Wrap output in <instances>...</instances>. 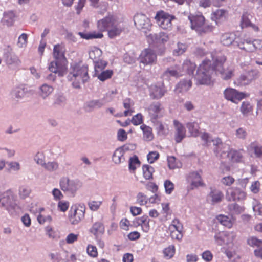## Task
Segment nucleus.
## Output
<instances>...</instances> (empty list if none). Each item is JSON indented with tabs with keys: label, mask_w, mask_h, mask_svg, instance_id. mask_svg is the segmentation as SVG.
I'll return each mask as SVG.
<instances>
[{
	"label": "nucleus",
	"mask_w": 262,
	"mask_h": 262,
	"mask_svg": "<svg viewBox=\"0 0 262 262\" xmlns=\"http://www.w3.org/2000/svg\"><path fill=\"white\" fill-rule=\"evenodd\" d=\"M89 79L88 69L86 66H80L75 64L71 66L68 76V80L72 82V85L75 89L80 88V83H85Z\"/></svg>",
	"instance_id": "7ed1b4c3"
},
{
	"label": "nucleus",
	"mask_w": 262,
	"mask_h": 262,
	"mask_svg": "<svg viewBox=\"0 0 262 262\" xmlns=\"http://www.w3.org/2000/svg\"><path fill=\"white\" fill-rule=\"evenodd\" d=\"M188 18L191 23V28L200 34L211 31L210 26L205 24V18L203 15H190Z\"/></svg>",
	"instance_id": "39448f33"
},
{
	"label": "nucleus",
	"mask_w": 262,
	"mask_h": 262,
	"mask_svg": "<svg viewBox=\"0 0 262 262\" xmlns=\"http://www.w3.org/2000/svg\"><path fill=\"white\" fill-rule=\"evenodd\" d=\"M164 186L165 192L167 194H170L174 189V184L170 180H166L164 182Z\"/></svg>",
	"instance_id": "69168bd1"
},
{
	"label": "nucleus",
	"mask_w": 262,
	"mask_h": 262,
	"mask_svg": "<svg viewBox=\"0 0 262 262\" xmlns=\"http://www.w3.org/2000/svg\"><path fill=\"white\" fill-rule=\"evenodd\" d=\"M239 48L247 52H253L255 48L253 47V42L249 39H246L242 45H239Z\"/></svg>",
	"instance_id": "603ef678"
},
{
	"label": "nucleus",
	"mask_w": 262,
	"mask_h": 262,
	"mask_svg": "<svg viewBox=\"0 0 262 262\" xmlns=\"http://www.w3.org/2000/svg\"><path fill=\"white\" fill-rule=\"evenodd\" d=\"M155 40L156 42L164 43L167 41L168 37L167 34L164 32H160L153 35Z\"/></svg>",
	"instance_id": "3c124183"
},
{
	"label": "nucleus",
	"mask_w": 262,
	"mask_h": 262,
	"mask_svg": "<svg viewBox=\"0 0 262 262\" xmlns=\"http://www.w3.org/2000/svg\"><path fill=\"white\" fill-rule=\"evenodd\" d=\"M240 110L244 116H247L252 113L253 107L249 102L244 101L242 104Z\"/></svg>",
	"instance_id": "a19ab883"
},
{
	"label": "nucleus",
	"mask_w": 262,
	"mask_h": 262,
	"mask_svg": "<svg viewBox=\"0 0 262 262\" xmlns=\"http://www.w3.org/2000/svg\"><path fill=\"white\" fill-rule=\"evenodd\" d=\"M196 64L191 62L189 60L184 61L182 67H181L182 72L185 71L188 74H193L194 71L196 68Z\"/></svg>",
	"instance_id": "7c9ffc66"
},
{
	"label": "nucleus",
	"mask_w": 262,
	"mask_h": 262,
	"mask_svg": "<svg viewBox=\"0 0 262 262\" xmlns=\"http://www.w3.org/2000/svg\"><path fill=\"white\" fill-rule=\"evenodd\" d=\"M249 16V15H248L247 13H245L243 15L241 21V27L243 28L244 27H252L255 30L257 31L258 27L255 26V25H253L251 23Z\"/></svg>",
	"instance_id": "4c0bfd02"
},
{
	"label": "nucleus",
	"mask_w": 262,
	"mask_h": 262,
	"mask_svg": "<svg viewBox=\"0 0 262 262\" xmlns=\"http://www.w3.org/2000/svg\"><path fill=\"white\" fill-rule=\"evenodd\" d=\"M227 12L223 9H219L213 13L214 17L218 20H223L225 18Z\"/></svg>",
	"instance_id": "680f3d73"
},
{
	"label": "nucleus",
	"mask_w": 262,
	"mask_h": 262,
	"mask_svg": "<svg viewBox=\"0 0 262 262\" xmlns=\"http://www.w3.org/2000/svg\"><path fill=\"white\" fill-rule=\"evenodd\" d=\"M175 128L174 139L177 143H180L186 137V129L184 126L177 120L173 121Z\"/></svg>",
	"instance_id": "6ab92c4d"
},
{
	"label": "nucleus",
	"mask_w": 262,
	"mask_h": 262,
	"mask_svg": "<svg viewBox=\"0 0 262 262\" xmlns=\"http://www.w3.org/2000/svg\"><path fill=\"white\" fill-rule=\"evenodd\" d=\"M192 86V82L190 80L183 79L176 85V91L177 93H184L189 90Z\"/></svg>",
	"instance_id": "b1692460"
},
{
	"label": "nucleus",
	"mask_w": 262,
	"mask_h": 262,
	"mask_svg": "<svg viewBox=\"0 0 262 262\" xmlns=\"http://www.w3.org/2000/svg\"><path fill=\"white\" fill-rule=\"evenodd\" d=\"M102 202L101 201H90L88 203L90 209L92 211H97L100 207Z\"/></svg>",
	"instance_id": "774afa93"
},
{
	"label": "nucleus",
	"mask_w": 262,
	"mask_h": 262,
	"mask_svg": "<svg viewBox=\"0 0 262 262\" xmlns=\"http://www.w3.org/2000/svg\"><path fill=\"white\" fill-rule=\"evenodd\" d=\"M59 163L55 160L46 162L43 168L49 172H55L59 169Z\"/></svg>",
	"instance_id": "bb28decb"
},
{
	"label": "nucleus",
	"mask_w": 262,
	"mask_h": 262,
	"mask_svg": "<svg viewBox=\"0 0 262 262\" xmlns=\"http://www.w3.org/2000/svg\"><path fill=\"white\" fill-rule=\"evenodd\" d=\"M40 96L42 99H45L53 92L54 89L52 86L47 84H43L40 87Z\"/></svg>",
	"instance_id": "72a5a7b5"
},
{
	"label": "nucleus",
	"mask_w": 262,
	"mask_h": 262,
	"mask_svg": "<svg viewBox=\"0 0 262 262\" xmlns=\"http://www.w3.org/2000/svg\"><path fill=\"white\" fill-rule=\"evenodd\" d=\"M90 231L94 235L102 234L104 231V227L101 223L96 222L93 225Z\"/></svg>",
	"instance_id": "c03bdc74"
},
{
	"label": "nucleus",
	"mask_w": 262,
	"mask_h": 262,
	"mask_svg": "<svg viewBox=\"0 0 262 262\" xmlns=\"http://www.w3.org/2000/svg\"><path fill=\"white\" fill-rule=\"evenodd\" d=\"M216 219L221 224L227 227V228H231L232 226V222L231 218L230 216L220 214L216 217Z\"/></svg>",
	"instance_id": "c756f323"
},
{
	"label": "nucleus",
	"mask_w": 262,
	"mask_h": 262,
	"mask_svg": "<svg viewBox=\"0 0 262 262\" xmlns=\"http://www.w3.org/2000/svg\"><path fill=\"white\" fill-rule=\"evenodd\" d=\"M94 63L95 64V70L96 73L100 72L106 67L107 65V62L106 61L100 59L94 61Z\"/></svg>",
	"instance_id": "5fc2aeb1"
},
{
	"label": "nucleus",
	"mask_w": 262,
	"mask_h": 262,
	"mask_svg": "<svg viewBox=\"0 0 262 262\" xmlns=\"http://www.w3.org/2000/svg\"><path fill=\"white\" fill-rule=\"evenodd\" d=\"M78 34L83 39L86 40L94 38H101L103 35L102 33H96L95 32L92 33H84L79 32Z\"/></svg>",
	"instance_id": "2f4dec72"
},
{
	"label": "nucleus",
	"mask_w": 262,
	"mask_h": 262,
	"mask_svg": "<svg viewBox=\"0 0 262 262\" xmlns=\"http://www.w3.org/2000/svg\"><path fill=\"white\" fill-rule=\"evenodd\" d=\"M6 64L11 69H15L20 65V61L17 56L7 50L4 54Z\"/></svg>",
	"instance_id": "2eb2a0df"
},
{
	"label": "nucleus",
	"mask_w": 262,
	"mask_h": 262,
	"mask_svg": "<svg viewBox=\"0 0 262 262\" xmlns=\"http://www.w3.org/2000/svg\"><path fill=\"white\" fill-rule=\"evenodd\" d=\"M129 149V145H125L116 149L113 155V161L116 164L124 162L125 161L124 154Z\"/></svg>",
	"instance_id": "f8f14e48"
},
{
	"label": "nucleus",
	"mask_w": 262,
	"mask_h": 262,
	"mask_svg": "<svg viewBox=\"0 0 262 262\" xmlns=\"http://www.w3.org/2000/svg\"><path fill=\"white\" fill-rule=\"evenodd\" d=\"M53 56L55 61L50 62L48 69L50 72L58 73L59 77H62L66 73V68L64 66L66 59L61 45L58 44L54 46Z\"/></svg>",
	"instance_id": "f03ea898"
},
{
	"label": "nucleus",
	"mask_w": 262,
	"mask_h": 262,
	"mask_svg": "<svg viewBox=\"0 0 262 262\" xmlns=\"http://www.w3.org/2000/svg\"><path fill=\"white\" fill-rule=\"evenodd\" d=\"M235 136L239 139L245 140L247 136L246 129L243 127L238 128L235 132Z\"/></svg>",
	"instance_id": "bf43d9fd"
},
{
	"label": "nucleus",
	"mask_w": 262,
	"mask_h": 262,
	"mask_svg": "<svg viewBox=\"0 0 262 262\" xmlns=\"http://www.w3.org/2000/svg\"><path fill=\"white\" fill-rule=\"evenodd\" d=\"M187 180L190 183L189 188L191 190L199 186H204L201 176L198 171L191 172L188 177Z\"/></svg>",
	"instance_id": "a211bd4d"
},
{
	"label": "nucleus",
	"mask_w": 262,
	"mask_h": 262,
	"mask_svg": "<svg viewBox=\"0 0 262 262\" xmlns=\"http://www.w3.org/2000/svg\"><path fill=\"white\" fill-rule=\"evenodd\" d=\"M157 55L155 52L150 49H146L140 55V62L145 64H152L156 62Z\"/></svg>",
	"instance_id": "9b49d317"
},
{
	"label": "nucleus",
	"mask_w": 262,
	"mask_h": 262,
	"mask_svg": "<svg viewBox=\"0 0 262 262\" xmlns=\"http://www.w3.org/2000/svg\"><path fill=\"white\" fill-rule=\"evenodd\" d=\"M250 148L253 151L255 156L260 159H262V146L256 142L251 143Z\"/></svg>",
	"instance_id": "473e14b6"
},
{
	"label": "nucleus",
	"mask_w": 262,
	"mask_h": 262,
	"mask_svg": "<svg viewBox=\"0 0 262 262\" xmlns=\"http://www.w3.org/2000/svg\"><path fill=\"white\" fill-rule=\"evenodd\" d=\"M234 235L228 232H222L216 233L214 236L216 243L219 245L228 244L232 242Z\"/></svg>",
	"instance_id": "dca6fc26"
},
{
	"label": "nucleus",
	"mask_w": 262,
	"mask_h": 262,
	"mask_svg": "<svg viewBox=\"0 0 262 262\" xmlns=\"http://www.w3.org/2000/svg\"><path fill=\"white\" fill-rule=\"evenodd\" d=\"M28 35L25 33H23L18 37L17 46L19 48L26 47L27 43Z\"/></svg>",
	"instance_id": "e2e57ef3"
},
{
	"label": "nucleus",
	"mask_w": 262,
	"mask_h": 262,
	"mask_svg": "<svg viewBox=\"0 0 262 262\" xmlns=\"http://www.w3.org/2000/svg\"><path fill=\"white\" fill-rule=\"evenodd\" d=\"M95 74L100 81H104L112 76L113 71L111 70H106L102 72L101 71L100 73H95Z\"/></svg>",
	"instance_id": "37998d69"
},
{
	"label": "nucleus",
	"mask_w": 262,
	"mask_h": 262,
	"mask_svg": "<svg viewBox=\"0 0 262 262\" xmlns=\"http://www.w3.org/2000/svg\"><path fill=\"white\" fill-rule=\"evenodd\" d=\"M246 197V193L237 188H230L227 191L226 199L228 201H239Z\"/></svg>",
	"instance_id": "ddd939ff"
},
{
	"label": "nucleus",
	"mask_w": 262,
	"mask_h": 262,
	"mask_svg": "<svg viewBox=\"0 0 262 262\" xmlns=\"http://www.w3.org/2000/svg\"><path fill=\"white\" fill-rule=\"evenodd\" d=\"M131 122L135 125H140L143 122V117L141 114L139 113L134 116L131 120Z\"/></svg>",
	"instance_id": "338daca9"
},
{
	"label": "nucleus",
	"mask_w": 262,
	"mask_h": 262,
	"mask_svg": "<svg viewBox=\"0 0 262 262\" xmlns=\"http://www.w3.org/2000/svg\"><path fill=\"white\" fill-rule=\"evenodd\" d=\"M115 18L113 15H109L98 21L97 26L101 31H105L115 24Z\"/></svg>",
	"instance_id": "aec40b11"
},
{
	"label": "nucleus",
	"mask_w": 262,
	"mask_h": 262,
	"mask_svg": "<svg viewBox=\"0 0 262 262\" xmlns=\"http://www.w3.org/2000/svg\"><path fill=\"white\" fill-rule=\"evenodd\" d=\"M34 160L38 165L43 168L46 163L45 156L43 153L40 152H37L34 156Z\"/></svg>",
	"instance_id": "864d4df0"
},
{
	"label": "nucleus",
	"mask_w": 262,
	"mask_h": 262,
	"mask_svg": "<svg viewBox=\"0 0 262 262\" xmlns=\"http://www.w3.org/2000/svg\"><path fill=\"white\" fill-rule=\"evenodd\" d=\"M148 216L144 215L137 219V224L139 226H141L142 230L145 232H148L149 230V223L150 221Z\"/></svg>",
	"instance_id": "c85d7f7f"
},
{
	"label": "nucleus",
	"mask_w": 262,
	"mask_h": 262,
	"mask_svg": "<svg viewBox=\"0 0 262 262\" xmlns=\"http://www.w3.org/2000/svg\"><path fill=\"white\" fill-rule=\"evenodd\" d=\"M223 197L222 192L215 189L211 188V191L207 196V200L214 204L220 202Z\"/></svg>",
	"instance_id": "4be33fe9"
},
{
	"label": "nucleus",
	"mask_w": 262,
	"mask_h": 262,
	"mask_svg": "<svg viewBox=\"0 0 262 262\" xmlns=\"http://www.w3.org/2000/svg\"><path fill=\"white\" fill-rule=\"evenodd\" d=\"M154 126L155 129L157 132V134L159 136H165L168 134V128L164 126L161 122L156 120L155 121H151Z\"/></svg>",
	"instance_id": "a878e982"
},
{
	"label": "nucleus",
	"mask_w": 262,
	"mask_h": 262,
	"mask_svg": "<svg viewBox=\"0 0 262 262\" xmlns=\"http://www.w3.org/2000/svg\"><path fill=\"white\" fill-rule=\"evenodd\" d=\"M168 165L170 169H173L179 167L178 161L174 157H170L168 158Z\"/></svg>",
	"instance_id": "0e129e2a"
},
{
	"label": "nucleus",
	"mask_w": 262,
	"mask_h": 262,
	"mask_svg": "<svg viewBox=\"0 0 262 262\" xmlns=\"http://www.w3.org/2000/svg\"><path fill=\"white\" fill-rule=\"evenodd\" d=\"M60 189L68 196L73 197L77 191L82 185V182L78 179L71 180L68 177H63L59 180Z\"/></svg>",
	"instance_id": "20e7f679"
},
{
	"label": "nucleus",
	"mask_w": 262,
	"mask_h": 262,
	"mask_svg": "<svg viewBox=\"0 0 262 262\" xmlns=\"http://www.w3.org/2000/svg\"><path fill=\"white\" fill-rule=\"evenodd\" d=\"M174 16L164 12L163 11L158 12L155 17L158 25L163 29H169L171 28V21Z\"/></svg>",
	"instance_id": "6e6552de"
},
{
	"label": "nucleus",
	"mask_w": 262,
	"mask_h": 262,
	"mask_svg": "<svg viewBox=\"0 0 262 262\" xmlns=\"http://www.w3.org/2000/svg\"><path fill=\"white\" fill-rule=\"evenodd\" d=\"M252 78L251 77L250 74L247 75H242L236 80V82L241 86L248 85L251 82Z\"/></svg>",
	"instance_id": "ea45409f"
},
{
	"label": "nucleus",
	"mask_w": 262,
	"mask_h": 262,
	"mask_svg": "<svg viewBox=\"0 0 262 262\" xmlns=\"http://www.w3.org/2000/svg\"><path fill=\"white\" fill-rule=\"evenodd\" d=\"M248 244L252 247H256L257 248L262 246V241L255 237H251L248 239Z\"/></svg>",
	"instance_id": "4d7b16f0"
},
{
	"label": "nucleus",
	"mask_w": 262,
	"mask_h": 262,
	"mask_svg": "<svg viewBox=\"0 0 262 262\" xmlns=\"http://www.w3.org/2000/svg\"><path fill=\"white\" fill-rule=\"evenodd\" d=\"M225 98L235 103H238L239 101L246 97V94L239 92L235 89L227 88L224 92Z\"/></svg>",
	"instance_id": "9d476101"
},
{
	"label": "nucleus",
	"mask_w": 262,
	"mask_h": 262,
	"mask_svg": "<svg viewBox=\"0 0 262 262\" xmlns=\"http://www.w3.org/2000/svg\"><path fill=\"white\" fill-rule=\"evenodd\" d=\"M140 162L137 156L130 157L129 160V169L134 172L137 167L139 166Z\"/></svg>",
	"instance_id": "de8ad7c7"
},
{
	"label": "nucleus",
	"mask_w": 262,
	"mask_h": 262,
	"mask_svg": "<svg viewBox=\"0 0 262 262\" xmlns=\"http://www.w3.org/2000/svg\"><path fill=\"white\" fill-rule=\"evenodd\" d=\"M161 109V105L159 102H154L150 105L148 111L151 121H155L161 116L159 113Z\"/></svg>",
	"instance_id": "412c9836"
},
{
	"label": "nucleus",
	"mask_w": 262,
	"mask_h": 262,
	"mask_svg": "<svg viewBox=\"0 0 262 262\" xmlns=\"http://www.w3.org/2000/svg\"><path fill=\"white\" fill-rule=\"evenodd\" d=\"M165 92L166 91L163 86L152 85L150 89V95L154 99H158L164 96Z\"/></svg>",
	"instance_id": "393cba45"
},
{
	"label": "nucleus",
	"mask_w": 262,
	"mask_h": 262,
	"mask_svg": "<svg viewBox=\"0 0 262 262\" xmlns=\"http://www.w3.org/2000/svg\"><path fill=\"white\" fill-rule=\"evenodd\" d=\"M226 157L228 158L233 162H238L241 161L243 156L240 151L231 148Z\"/></svg>",
	"instance_id": "f704fd0d"
},
{
	"label": "nucleus",
	"mask_w": 262,
	"mask_h": 262,
	"mask_svg": "<svg viewBox=\"0 0 262 262\" xmlns=\"http://www.w3.org/2000/svg\"><path fill=\"white\" fill-rule=\"evenodd\" d=\"M15 14L13 12L9 11L5 13L4 15L3 21L6 23L7 26H11L13 24Z\"/></svg>",
	"instance_id": "09e8293b"
},
{
	"label": "nucleus",
	"mask_w": 262,
	"mask_h": 262,
	"mask_svg": "<svg viewBox=\"0 0 262 262\" xmlns=\"http://www.w3.org/2000/svg\"><path fill=\"white\" fill-rule=\"evenodd\" d=\"M101 50L97 47L93 48L89 52V57L93 60V62L99 59V58L101 56Z\"/></svg>",
	"instance_id": "a18cd8bd"
},
{
	"label": "nucleus",
	"mask_w": 262,
	"mask_h": 262,
	"mask_svg": "<svg viewBox=\"0 0 262 262\" xmlns=\"http://www.w3.org/2000/svg\"><path fill=\"white\" fill-rule=\"evenodd\" d=\"M213 63L209 59H205L198 68L194 76L196 83L200 84L209 85L212 83V75L214 73L223 79L227 80L234 76V68L232 66L224 68V64L226 57L223 54L211 55Z\"/></svg>",
	"instance_id": "f257e3e1"
},
{
	"label": "nucleus",
	"mask_w": 262,
	"mask_h": 262,
	"mask_svg": "<svg viewBox=\"0 0 262 262\" xmlns=\"http://www.w3.org/2000/svg\"><path fill=\"white\" fill-rule=\"evenodd\" d=\"M122 31V30L121 27L115 25L114 24L108 30V35L110 38H113L116 37L117 36L119 35Z\"/></svg>",
	"instance_id": "49530a36"
},
{
	"label": "nucleus",
	"mask_w": 262,
	"mask_h": 262,
	"mask_svg": "<svg viewBox=\"0 0 262 262\" xmlns=\"http://www.w3.org/2000/svg\"><path fill=\"white\" fill-rule=\"evenodd\" d=\"M103 105L100 99L92 100L85 102L84 104V110L87 112H91L95 108H100Z\"/></svg>",
	"instance_id": "5701e85b"
},
{
	"label": "nucleus",
	"mask_w": 262,
	"mask_h": 262,
	"mask_svg": "<svg viewBox=\"0 0 262 262\" xmlns=\"http://www.w3.org/2000/svg\"><path fill=\"white\" fill-rule=\"evenodd\" d=\"M186 127L188 128L191 136L196 137L199 134L200 128L199 124L196 122H188L186 124Z\"/></svg>",
	"instance_id": "58836bf2"
},
{
	"label": "nucleus",
	"mask_w": 262,
	"mask_h": 262,
	"mask_svg": "<svg viewBox=\"0 0 262 262\" xmlns=\"http://www.w3.org/2000/svg\"><path fill=\"white\" fill-rule=\"evenodd\" d=\"M186 49V45L179 42L177 45V48L173 51V54L177 56H179L184 53Z\"/></svg>",
	"instance_id": "052dcab7"
},
{
	"label": "nucleus",
	"mask_w": 262,
	"mask_h": 262,
	"mask_svg": "<svg viewBox=\"0 0 262 262\" xmlns=\"http://www.w3.org/2000/svg\"><path fill=\"white\" fill-rule=\"evenodd\" d=\"M66 101L67 98L64 94L58 93L55 95V99L53 104L55 106H62L66 104Z\"/></svg>",
	"instance_id": "e433bc0d"
},
{
	"label": "nucleus",
	"mask_w": 262,
	"mask_h": 262,
	"mask_svg": "<svg viewBox=\"0 0 262 262\" xmlns=\"http://www.w3.org/2000/svg\"><path fill=\"white\" fill-rule=\"evenodd\" d=\"M212 142L214 146L213 150L216 156L226 158L227 154L231 149L230 146L228 144L223 143L219 138L212 140Z\"/></svg>",
	"instance_id": "1a4fd4ad"
},
{
	"label": "nucleus",
	"mask_w": 262,
	"mask_h": 262,
	"mask_svg": "<svg viewBox=\"0 0 262 262\" xmlns=\"http://www.w3.org/2000/svg\"><path fill=\"white\" fill-rule=\"evenodd\" d=\"M182 70L181 66L179 64H175L167 69L163 73L162 78L164 80H169L170 77H178L182 75Z\"/></svg>",
	"instance_id": "4468645a"
},
{
	"label": "nucleus",
	"mask_w": 262,
	"mask_h": 262,
	"mask_svg": "<svg viewBox=\"0 0 262 262\" xmlns=\"http://www.w3.org/2000/svg\"><path fill=\"white\" fill-rule=\"evenodd\" d=\"M235 35L232 33H225L221 38V41L224 46H229L234 41Z\"/></svg>",
	"instance_id": "c9c22d12"
},
{
	"label": "nucleus",
	"mask_w": 262,
	"mask_h": 262,
	"mask_svg": "<svg viewBox=\"0 0 262 262\" xmlns=\"http://www.w3.org/2000/svg\"><path fill=\"white\" fill-rule=\"evenodd\" d=\"M134 24L139 29H148L150 27L149 19L143 14H137L134 16Z\"/></svg>",
	"instance_id": "f3484780"
},
{
	"label": "nucleus",
	"mask_w": 262,
	"mask_h": 262,
	"mask_svg": "<svg viewBox=\"0 0 262 262\" xmlns=\"http://www.w3.org/2000/svg\"><path fill=\"white\" fill-rule=\"evenodd\" d=\"M25 95L24 90L21 88H16L11 92L12 97L14 99H21L24 97Z\"/></svg>",
	"instance_id": "6e6d98bb"
},
{
	"label": "nucleus",
	"mask_w": 262,
	"mask_h": 262,
	"mask_svg": "<svg viewBox=\"0 0 262 262\" xmlns=\"http://www.w3.org/2000/svg\"><path fill=\"white\" fill-rule=\"evenodd\" d=\"M141 129L143 133V139L146 141H150L154 139L152 128L145 124L140 126Z\"/></svg>",
	"instance_id": "cd10ccee"
},
{
	"label": "nucleus",
	"mask_w": 262,
	"mask_h": 262,
	"mask_svg": "<svg viewBox=\"0 0 262 262\" xmlns=\"http://www.w3.org/2000/svg\"><path fill=\"white\" fill-rule=\"evenodd\" d=\"M0 207L4 208L9 212L12 213L18 206L15 196L9 193H4L0 198Z\"/></svg>",
	"instance_id": "0eeeda50"
},
{
	"label": "nucleus",
	"mask_w": 262,
	"mask_h": 262,
	"mask_svg": "<svg viewBox=\"0 0 262 262\" xmlns=\"http://www.w3.org/2000/svg\"><path fill=\"white\" fill-rule=\"evenodd\" d=\"M163 253L165 258L170 259L173 256L175 253L174 246L173 245L169 246L164 249Z\"/></svg>",
	"instance_id": "8fccbe9b"
},
{
	"label": "nucleus",
	"mask_w": 262,
	"mask_h": 262,
	"mask_svg": "<svg viewBox=\"0 0 262 262\" xmlns=\"http://www.w3.org/2000/svg\"><path fill=\"white\" fill-rule=\"evenodd\" d=\"M143 176L146 180L152 179V173L154 172V168L149 165H144L142 166Z\"/></svg>",
	"instance_id": "79ce46f5"
},
{
	"label": "nucleus",
	"mask_w": 262,
	"mask_h": 262,
	"mask_svg": "<svg viewBox=\"0 0 262 262\" xmlns=\"http://www.w3.org/2000/svg\"><path fill=\"white\" fill-rule=\"evenodd\" d=\"M31 192V189L27 186H23L20 187L19 194L21 198L25 199L28 197Z\"/></svg>",
	"instance_id": "13d9d810"
},
{
	"label": "nucleus",
	"mask_w": 262,
	"mask_h": 262,
	"mask_svg": "<svg viewBox=\"0 0 262 262\" xmlns=\"http://www.w3.org/2000/svg\"><path fill=\"white\" fill-rule=\"evenodd\" d=\"M85 208L84 205L72 206L69 212V221L72 225L78 224L84 217Z\"/></svg>",
	"instance_id": "423d86ee"
}]
</instances>
